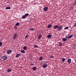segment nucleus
I'll use <instances>...</instances> for the list:
<instances>
[{
    "instance_id": "c85d7f7f",
    "label": "nucleus",
    "mask_w": 76,
    "mask_h": 76,
    "mask_svg": "<svg viewBox=\"0 0 76 76\" xmlns=\"http://www.w3.org/2000/svg\"><path fill=\"white\" fill-rule=\"evenodd\" d=\"M34 48H38V47L37 45H35L34 46Z\"/></svg>"
},
{
    "instance_id": "cd10ccee",
    "label": "nucleus",
    "mask_w": 76,
    "mask_h": 76,
    "mask_svg": "<svg viewBox=\"0 0 76 76\" xmlns=\"http://www.w3.org/2000/svg\"><path fill=\"white\" fill-rule=\"evenodd\" d=\"M41 37H42V35H41V34L39 36L38 38H41Z\"/></svg>"
},
{
    "instance_id": "6ab92c4d",
    "label": "nucleus",
    "mask_w": 76,
    "mask_h": 76,
    "mask_svg": "<svg viewBox=\"0 0 76 76\" xmlns=\"http://www.w3.org/2000/svg\"><path fill=\"white\" fill-rule=\"evenodd\" d=\"M21 53H25V50H21Z\"/></svg>"
},
{
    "instance_id": "9d476101",
    "label": "nucleus",
    "mask_w": 76,
    "mask_h": 76,
    "mask_svg": "<svg viewBox=\"0 0 76 76\" xmlns=\"http://www.w3.org/2000/svg\"><path fill=\"white\" fill-rule=\"evenodd\" d=\"M52 26V25L51 24H49L48 26V28H51Z\"/></svg>"
},
{
    "instance_id": "ddd939ff",
    "label": "nucleus",
    "mask_w": 76,
    "mask_h": 76,
    "mask_svg": "<svg viewBox=\"0 0 76 76\" xmlns=\"http://www.w3.org/2000/svg\"><path fill=\"white\" fill-rule=\"evenodd\" d=\"M11 9V7H6L5 8V9H7V10L8 9Z\"/></svg>"
},
{
    "instance_id": "b1692460",
    "label": "nucleus",
    "mask_w": 76,
    "mask_h": 76,
    "mask_svg": "<svg viewBox=\"0 0 76 76\" xmlns=\"http://www.w3.org/2000/svg\"><path fill=\"white\" fill-rule=\"evenodd\" d=\"M62 61L63 62H64V61H65V58H62Z\"/></svg>"
},
{
    "instance_id": "423d86ee",
    "label": "nucleus",
    "mask_w": 76,
    "mask_h": 76,
    "mask_svg": "<svg viewBox=\"0 0 76 76\" xmlns=\"http://www.w3.org/2000/svg\"><path fill=\"white\" fill-rule=\"evenodd\" d=\"M72 61V60L71 59H68L67 60L68 63V64H70L71 63V61Z\"/></svg>"
},
{
    "instance_id": "412c9836",
    "label": "nucleus",
    "mask_w": 76,
    "mask_h": 76,
    "mask_svg": "<svg viewBox=\"0 0 76 76\" xmlns=\"http://www.w3.org/2000/svg\"><path fill=\"white\" fill-rule=\"evenodd\" d=\"M67 40V39L66 38H63L62 39V41L66 42Z\"/></svg>"
},
{
    "instance_id": "c756f323",
    "label": "nucleus",
    "mask_w": 76,
    "mask_h": 76,
    "mask_svg": "<svg viewBox=\"0 0 76 76\" xmlns=\"http://www.w3.org/2000/svg\"><path fill=\"white\" fill-rule=\"evenodd\" d=\"M14 28L15 29H17L18 28V27H17V26H15Z\"/></svg>"
},
{
    "instance_id": "9b49d317",
    "label": "nucleus",
    "mask_w": 76,
    "mask_h": 76,
    "mask_svg": "<svg viewBox=\"0 0 76 76\" xmlns=\"http://www.w3.org/2000/svg\"><path fill=\"white\" fill-rule=\"evenodd\" d=\"M20 56V54H17L16 55L15 57L17 58H18Z\"/></svg>"
},
{
    "instance_id": "a211bd4d",
    "label": "nucleus",
    "mask_w": 76,
    "mask_h": 76,
    "mask_svg": "<svg viewBox=\"0 0 76 76\" xmlns=\"http://www.w3.org/2000/svg\"><path fill=\"white\" fill-rule=\"evenodd\" d=\"M47 37H48V38H51V35L50 34H49L48 35Z\"/></svg>"
},
{
    "instance_id": "39448f33",
    "label": "nucleus",
    "mask_w": 76,
    "mask_h": 76,
    "mask_svg": "<svg viewBox=\"0 0 76 76\" xmlns=\"http://www.w3.org/2000/svg\"><path fill=\"white\" fill-rule=\"evenodd\" d=\"M12 53V51L11 50H7V53L8 54H10Z\"/></svg>"
},
{
    "instance_id": "2eb2a0df",
    "label": "nucleus",
    "mask_w": 76,
    "mask_h": 76,
    "mask_svg": "<svg viewBox=\"0 0 76 76\" xmlns=\"http://www.w3.org/2000/svg\"><path fill=\"white\" fill-rule=\"evenodd\" d=\"M27 48V47L26 46H24L23 47V49H24V50H26Z\"/></svg>"
},
{
    "instance_id": "72a5a7b5",
    "label": "nucleus",
    "mask_w": 76,
    "mask_h": 76,
    "mask_svg": "<svg viewBox=\"0 0 76 76\" xmlns=\"http://www.w3.org/2000/svg\"><path fill=\"white\" fill-rule=\"evenodd\" d=\"M20 41H22V39L20 38L19 39Z\"/></svg>"
},
{
    "instance_id": "4be33fe9",
    "label": "nucleus",
    "mask_w": 76,
    "mask_h": 76,
    "mask_svg": "<svg viewBox=\"0 0 76 76\" xmlns=\"http://www.w3.org/2000/svg\"><path fill=\"white\" fill-rule=\"evenodd\" d=\"M29 30H30V31H34V29L32 28H30L29 29Z\"/></svg>"
},
{
    "instance_id": "5701e85b",
    "label": "nucleus",
    "mask_w": 76,
    "mask_h": 76,
    "mask_svg": "<svg viewBox=\"0 0 76 76\" xmlns=\"http://www.w3.org/2000/svg\"><path fill=\"white\" fill-rule=\"evenodd\" d=\"M43 59V58L42 57H40L39 59V60L40 61H42V60Z\"/></svg>"
},
{
    "instance_id": "a878e982",
    "label": "nucleus",
    "mask_w": 76,
    "mask_h": 76,
    "mask_svg": "<svg viewBox=\"0 0 76 76\" xmlns=\"http://www.w3.org/2000/svg\"><path fill=\"white\" fill-rule=\"evenodd\" d=\"M69 29V27H65L64 28V29Z\"/></svg>"
},
{
    "instance_id": "7c9ffc66",
    "label": "nucleus",
    "mask_w": 76,
    "mask_h": 76,
    "mask_svg": "<svg viewBox=\"0 0 76 76\" xmlns=\"http://www.w3.org/2000/svg\"><path fill=\"white\" fill-rule=\"evenodd\" d=\"M2 42H0V47H1L2 45Z\"/></svg>"
},
{
    "instance_id": "bb28decb",
    "label": "nucleus",
    "mask_w": 76,
    "mask_h": 76,
    "mask_svg": "<svg viewBox=\"0 0 76 76\" xmlns=\"http://www.w3.org/2000/svg\"><path fill=\"white\" fill-rule=\"evenodd\" d=\"M54 57V56H50V58H53Z\"/></svg>"
},
{
    "instance_id": "6e6552de",
    "label": "nucleus",
    "mask_w": 76,
    "mask_h": 76,
    "mask_svg": "<svg viewBox=\"0 0 76 76\" xmlns=\"http://www.w3.org/2000/svg\"><path fill=\"white\" fill-rule=\"evenodd\" d=\"M18 37V34L15 33L14 35V38H16Z\"/></svg>"
},
{
    "instance_id": "f03ea898",
    "label": "nucleus",
    "mask_w": 76,
    "mask_h": 76,
    "mask_svg": "<svg viewBox=\"0 0 76 76\" xmlns=\"http://www.w3.org/2000/svg\"><path fill=\"white\" fill-rule=\"evenodd\" d=\"M8 58L7 56H1V61H4L7 59Z\"/></svg>"
},
{
    "instance_id": "f704fd0d",
    "label": "nucleus",
    "mask_w": 76,
    "mask_h": 76,
    "mask_svg": "<svg viewBox=\"0 0 76 76\" xmlns=\"http://www.w3.org/2000/svg\"><path fill=\"white\" fill-rule=\"evenodd\" d=\"M34 63H31V66L33 65H34Z\"/></svg>"
},
{
    "instance_id": "0eeeda50",
    "label": "nucleus",
    "mask_w": 76,
    "mask_h": 76,
    "mask_svg": "<svg viewBox=\"0 0 76 76\" xmlns=\"http://www.w3.org/2000/svg\"><path fill=\"white\" fill-rule=\"evenodd\" d=\"M58 26L57 25H55V26L53 27V29H58Z\"/></svg>"
},
{
    "instance_id": "f3484780",
    "label": "nucleus",
    "mask_w": 76,
    "mask_h": 76,
    "mask_svg": "<svg viewBox=\"0 0 76 76\" xmlns=\"http://www.w3.org/2000/svg\"><path fill=\"white\" fill-rule=\"evenodd\" d=\"M73 37V35H70L68 37V38H72Z\"/></svg>"
},
{
    "instance_id": "20e7f679",
    "label": "nucleus",
    "mask_w": 76,
    "mask_h": 76,
    "mask_svg": "<svg viewBox=\"0 0 76 76\" xmlns=\"http://www.w3.org/2000/svg\"><path fill=\"white\" fill-rule=\"evenodd\" d=\"M48 9V7H44L43 8V11L44 12H47Z\"/></svg>"
},
{
    "instance_id": "4468645a",
    "label": "nucleus",
    "mask_w": 76,
    "mask_h": 76,
    "mask_svg": "<svg viewBox=\"0 0 76 76\" xmlns=\"http://www.w3.org/2000/svg\"><path fill=\"white\" fill-rule=\"evenodd\" d=\"M22 18H23V19H25V18H26V16L24 15L22 17Z\"/></svg>"
},
{
    "instance_id": "c9c22d12",
    "label": "nucleus",
    "mask_w": 76,
    "mask_h": 76,
    "mask_svg": "<svg viewBox=\"0 0 76 76\" xmlns=\"http://www.w3.org/2000/svg\"><path fill=\"white\" fill-rule=\"evenodd\" d=\"M69 35H70V34H67L68 36H69Z\"/></svg>"
},
{
    "instance_id": "473e14b6",
    "label": "nucleus",
    "mask_w": 76,
    "mask_h": 76,
    "mask_svg": "<svg viewBox=\"0 0 76 76\" xmlns=\"http://www.w3.org/2000/svg\"><path fill=\"white\" fill-rule=\"evenodd\" d=\"M74 26L75 27H76V23L74 24Z\"/></svg>"
},
{
    "instance_id": "393cba45",
    "label": "nucleus",
    "mask_w": 76,
    "mask_h": 76,
    "mask_svg": "<svg viewBox=\"0 0 76 76\" xmlns=\"http://www.w3.org/2000/svg\"><path fill=\"white\" fill-rule=\"evenodd\" d=\"M26 16V18L29 15V14L26 13L24 15Z\"/></svg>"
},
{
    "instance_id": "f8f14e48",
    "label": "nucleus",
    "mask_w": 76,
    "mask_h": 76,
    "mask_svg": "<svg viewBox=\"0 0 76 76\" xmlns=\"http://www.w3.org/2000/svg\"><path fill=\"white\" fill-rule=\"evenodd\" d=\"M32 69L34 71L37 70V67H33Z\"/></svg>"
},
{
    "instance_id": "aec40b11",
    "label": "nucleus",
    "mask_w": 76,
    "mask_h": 76,
    "mask_svg": "<svg viewBox=\"0 0 76 76\" xmlns=\"http://www.w3.org/2000/svg\"><path fill=\"white\" fill-rule=\"evenodd\" d=\"M20 25V23H16L15 26H18V25Z\"/></svg>"
},
{
    "instance_id": "7ed1b4c3",
    "label": "nucleus",
    "mask_w": 76,
    "mask_h": 76,
    "mask_svg": "<svg viewBox=\"0 0 76 76\" xmlns=\"http://www.w3.org/2000/svg\"><path fill=\"white\" fill-rule=\"evenodd\" d=\"M58 31H61L63 29V26L60 25L59 26H58Z\"/></svg>"
},
{
    "instance_id": "2f4dec72",
    "label": "nucleus",
    "mask_w": 76,
    "mask_h": 76,
    "mask_svg": "<svg viewBox=\"0 0 76 76\" xmlns=\"http://www.w3.org/2000/svg\"><path fill=\"white\" fill-rule=\"evenodd\" d=\"M29 37V36L28 35H27L26 36L25 38H28Z\"/></svg>"
},
{
    "instance_id": "dca6fc26",
    "label": "nucleus",
    "mask_w": 76,
    "mask_h": 76,
    "mask_svg": "<svg viewBox=\"0 0 76 76\" xmlns=\"http://www.w3.org/2000/svg\"><path fill=\"white\" fill-rule=\"evenodd\" d=\"M11 71V70L10 69H8V70H7V72L8 73L10 72Z\"/></svg>"
},
{
    "instance_id": "e433bc0d",
    "label": "nucleus",
    "mask_w": 76,
    "mask_h": 76,
    "mask_svg": "<svg viewBox=\"0 0 76 76\" xmlns=\"http://www.w3.org/2000/svg\"><path fill=\"white\" fill-rule=\"evenodd\" d=\"M39 39H40V38H39Z\"/></svg>"
},
{
    "instance_id": "1a4fd4ad",
    "label": "nucleus",
    "mask_w": 76,
    "mask_h": 76,
    "mask_svg": "<svg viewBox=\"0 0 76 76\" xmlns=\"http://www.w3.org/2000/svg\"><path fill=\"white\" fill-rule=\"evenodd\" d=\"M62 45H63V44L61 42H60L58 44V46L59 47H61Z\"/></svg>"
},
{
    "instance_id": "f257e3e1",
    "label": "nucleus",
    "mask_w": 76,
    "mask_h": 76,
    "mask_svg": "<svg viewBox=\"0 0 76 76\" xmlns=\"http://www.w3.org/2000/svg\"><path fill=\"white\" fill-rule=\"evenodd\" d=\"M47 62L45 61H43V62H42V64L43 65V66H42V67L45 68H47Z\"/></svg>"
}]
</instances>
